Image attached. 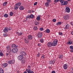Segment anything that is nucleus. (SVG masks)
Segmentation results:
<instances>
[{"instance_id":"obj_1","label":"nucleus","mask_w":73,"mask_h":73,"mask_svg":"<svg viewBox=\"0 0 73 73\" xmlns=\"http://www.w3.org/2000/svg\"><path fill=\"white\" fill-rule=\"evenodd\" d=\"M58 40L57 39H55L52 43L51 42H48L47 43V46L48 47H50L51 46H56L57 44Z\"/></svg>"},{"instance_id":"obj_2","label":"nucleus","mask_w":73,"mask_h":73,"mask_svg":"<svg viewBox=\"0 0 73 73\" xmlns=\"http://www.w3.org/2000/svg\"><path fill=\"white\" fill-rule=\"evenodd\" d=\"M60 3L61 4H62L63 5H66L68 4V2L67 1H65L64 0H61L60 1Z\"/></svg>"},{"instance_id":"obj_3","label":"nucleus","mask_w":73,"mask_h":73,"mask_svg":"<svg viewBox=\"0 0 73 73\" xmlns=\"http://www.w3.org/2000/svg\"><path fill=\"white\" fill-rule=\"evenodd\" d=\"M18 48H15L13 49L12 50V51L13 53H16L17 52H18Z\"/></svg>"},{"instance_id":"obj_4","label":"nucleus","mask_w":73,"mask_h":73,"mask_svg":"<svg viewBox=\"0 0 73 73\" xmlns=\"http://www.w3.org/2000/svg\"><path fill=\"white\" fill-rule=\"evenodd\" d=\"M18 58L19 61H21V60H23V55L21 54V55L18 57Z\"/></svg>"},{"instance_id":"obj_5","label":"nucleus","mask_w":73,"mask_h":73,"mask_svg":"<svg viewBox=\"0 0 73 73\" xmlns=\"http://www.w3.org/2000/svg\"><path fill=\"white\" fill-rule=\"evenodd\" d=\"M66 12L69 13L70 12V8L69 7H67L65 9Z\"/></svg>"},{"instance_id":"obj_6","label":"nucleus","mask_w":73,"mask_h":73,"mask_svg":"<svg viewBox=\"0 0 73 73\" xmlns=\"http://www.w3.org/2000/svg\"><path fill=\"white\" fill-rule=\"evenodd\" d=\"M26 70L27 72V73H32V72H33V71L30 69H26Z\"/></svg>"},{"instance_id":"obj_7","label":"nucleus","mask_w":73,"mask_h":73,"mask_svg":"<svg viewBox=\"0 0 73 73\" xmlns=\"http://www.w3.org/2000/svg\"><path fill=\"white\" fill-rule=\"evenodd\" d=\"M14 62L15 60H14L9 61L8 62V64H13V63H14Z\"/></svg>"},{"instance_id":"obj_8","label":"nucleus","mask_w":73,"mask_h":73,"mask_svg":"<svg viewBox=\"0 0 73 73\" xmlns=\"http://www.w3.org/2000/svg\"><path fill=\"white\" fill-rule=\"evenodd\" d=\"M64 20H68V19H69V16L68 15H65L64 17Z\"/></svg>"},{"instance_id":"obj_9","label":"nucleus","mask_w":73,"mask_h":73,"mask_svg":"<svg viewBox=\"0 0 73 73\" xmlns=\"http://www.w3.org/2000/svg\"><path fill=\"white\" fill-rule=\"evenodd\" d=\"M8 28L7 27H6L5 28V29L3 30V31L5 32V33H7L8 32Z\"/></svg>"},{"instance_id":"obj_10","label":"nucleus","mask_w":73,"mask_h":73,"mask_svg":"<svg viewBox=\"0 0 73 73\" xmlns=\"http://www.w3.org/2000/svg\"><path fill=\"white\" fill-rule=\"evenodd\" d=\"M38 37L39 38H42V34L40 32H39L38 33Z\"/></svg>"},{"instance_id":"obj_11","label":"nucleus","mask_w":73,"mask_h":73,"mask_svg":"<svg viewBox=\"0 0 73 73\" xmlns=\"http://www.w3.org/2000/svg\"><path fill=\"white\" fill-rule=\"evenodd\" d=\"M8 66V64L7 63L3 64H2V66L3 68H5V67H7Z\"/></svg>"},{"instance_id":"obj_12","label":"nucleus","mask_w":73,"mask_h":73,"mask_svg":"<svg viewBox=\"0 0 73 73\" xmlns=\"http://www.w3.org/2000/svg\"><path fill=\"white\" fill-rule=\"evenodd\" d=\"M54 63H55V60H52L50 62V64H54Z\"/></svg>"},{"instance_id":"obj_13","label":"nucleus","mask_w":73,"mask_h":73,"mask_svg":"<svg viewBox=\"0 0 73 73\" xmlns=\"http://www.w3.org/2000/svg\"><path fill=\"white\" fill-rule=\"evenodd\" d=\"M63 68L64 69H66L68 68V66L66 64H65L63 66Z\"/></svg>"},{"instance_id":"obj_14","label":"nucleus","mask_w":73,"mask_h":73,"mask_svg":"<svg viewBox=\"0 0 73 73\" xmlns=\"http://www.w3.org/2000/svg\"><path fill=\"white\" fill-rule=\"evenodd\" d=\"M11 47H13V48H17L18 46L17 45H16L15 44H12L11 45Z\"/></svg>"},{"instance_id":"obj_15","label":"nucleus","mask_w":73,"mask_h":73,"mask_svg":"<svg viewBox=\"0 0 73 73\" xmlns=\"http://www.w3.org/2000/svg\"><path fill=\"white\" fill-rule=\"evenodd\" d=\"M21 5V3L20 2H19L18 3H17L15 5V6H17L18 7H19V6H20Z\"/></svg>"},{"instance_id":"obj_16","label":"nucleus","mask_w":73,"mask_h":73,"mask_svg":"<svg viewBox=\"0 0 73 73\" xmlns=\"http://www.w3.org/2000/svg\"><path fill=\"white\" fill-rule=\"evenodd\" d=\"M21 55H22L23 56H25L26 55V53L23 51V52L21 53Z\"/></svg>"},{"instance_id":"obj_17","label":"nucleus","mask_w":73,"mask_h":73,"mask_svg":"<svg viewBox=\"0 0 73 73\" xmlns=\"http://www.w3.org/2000/svg\"><path fill=\"white\" fill-rule=\"evenodd\" d=\"M25 42L26 44H28L29 43V40L28 39H25Z\"/></svg>"},{"instance_id":"obj_18","label":"nucleus","mask_w":73,"mask_h":73,"mask_svg":"<svg viewBox=\"0 0 73 73\" xmlns=\"http://www.w3.org/2000/svg\"><path fill=\"white\" fill-rule=\"evenodd\" d=\"M28 38L29 40H32V36L31 35H29L28 36Z\"/></svg>"},{"instance_id":"obj_19","label":"nucleus","mask_w":73,"mask_h":73,"mask_svg":"<svg viewBox=\"0 0 73 73\" xmlns=\"http://www.w3.org/2000/svg\"><path fill=\"white\" fill-rule=\"evenodd\" d=\"M49 4H50V3L48 2H46L45 3V5L46 7H48L49 5Z\"/></svg>"},{"instance_id":"obj_20","label":"nucleus","mask_w":73,"mask_h":73,"mask_svg":"<svg viewBox=\"0 0 73 73\" xmlns=\"http://www.w3.org/2000/svg\"><path fill=\"white\" fill-rule=\"evenodd\" d=\"M62 57H63V56L62 55H59L58 56V58L60 59H61V58H62Z\"/></svg>"},{"instance_id":"obj_21","label":"nucleus","mask_w":73,"mask_h":73,"mask_svg":"<svg viewBox=\"0 0 73 73\" xmlns=\"http://www.w3.org/2000/svg\"><path fill=\"white\" fill-rule=\"evenodd\" d=\"M0 73H4V70L1 68H0Z\"/></svg>"},{"instance_id":"obj_22","label":"nucleus","mask_w":73,"mask_h":73,"mask_svg":"<svg viewBox=\"0 0 73 73\" xmlns=\"http://www.w3.org/2000/svg\"><path fill=\"white\" fill-rule=\"evenodd\" d=\"M17 33L19 36H21L23 34V33H21V32H18Z\"/></svg>"},{"instance_id":"obj_23","label":"nucleus","mask_w":73,"mask_h":73,"mask_svg":"<svg viewBox=\"0 0 73 73\" xmlns=\"http://www.w3.org/2000/svg\"><path fill=\"white\" fill-rule=\"evenodd\" d=\"M24 7H23V6H20V7L19 8V9H20V10H23V9H24Z\"/></svg>"},{"instance_id":"obj_24","label":"nucleus","mask_w":73,"mask_h":73,"mask_svg":"<svg viewBox=\"0 0 73 73\" xmlns=\"http://www.w3.org/2000/svg\"><path fill=\"white\" fill-rule=\"evenodd\" d=\"M21 62L22 64H24L25 62V59H22V60Z\"/></svg>"},{"instance_id":"obj_25","label":"nucleus","mask_w":73,"mask_h":73,"mask_svg":"<svg viewBox=\"0 0 73 73\" xmlns=\"http://www.w3.org/2000/svg\"><path fill=\"white\" fill-rule=\"evenodd\" d=\"M39 24V23L38 22H37V21H36L35 22V25H38Z\"/></svg>"},{"instance_id":"obj_26","label":"nucleus","mask_w":73,"mask_h":73,"mask_svg":"<svg viewBox=\"0 0 73 73\" xmlns=\"http://www.w3.org/2000/svg\"><path fill=\"white\" fill-rule=\"evenodd\" d=\"M61 0H54V2L55 3H56L57 2H58L59 1L61 3Z\"/></svg>"},{"instance_id":"obj_27","label":"nucleus","mask_w":73,"mask_h":73,"mask_svg":"<svg viewBox=\"0 0 73 73\" xmlns=\"http://www.w3.org/2000/svg\"><path fill=\"white\" fill-rule=\"evenodd\" d=\"M61 24H62V22H59L58 23H57L56 25H61Z\"/></svg>"},{"instance_id":"obj_28","label":"nucleus","mask_w":73,"mask_h":73,"mask_svg":"<svg viewBox=\"0 0 73 73\" xmlns=\"http://www.w3.org/2000/svg\"><path fill=\"white\" fill-rule=\"evenodd\" d=\"M46 32L47 33H49L50 32V30H49V29H46Z\"/></svg>"},{"instance_id":"obj_29","label":"nucleus","mask_w":73,"mask_h":73,"mask_svg":"<svg viewBox=\"0 0 73 73\" xmlns=\"http://www.w3.org/2000/svg\"><path fill=\"white\" fill-rule=\"evenodd\" d=\"M69 26L68 25H66L65 29H69Z\"/></svg>"},{"instance_id":"obj_30","label":"nucleus","mask_w":73,"mask_h":73,"mask_svg":"<svg viewBox=\"0 0 73 73\" xmlns=\"http://www.w3.org/2000/svg\"><path fill=\"white\" fill-rule=\"evenodd\" d=\"M4 17H5L7 18L8 17V15L7 14H5L4 15Z\"/></svg>"},{"instance_id":"obj_31","label":"nucleus","mask_w":73,"mask_h":73,"mask_svg":"<svg viewBox=\"0 0 73 73\" xmlns=\"http://www.w3.org/2000/svg\"><path fill=\"white\" fill-rule=\"evenodd\" d=\"M36 19L37 20H38V21H39V20H40L41 18L40 17H38L36 18Z\"/></svg>"},{"instance_id":"obj_32","label":"nucleus","mask_w":73,"mask_h":73,"mask_svg":"<svg viewBox=\"0 0 73 73\" xmlns=\"http://www.w3.org/2000/svg\"><path fill=\"white\" fill-rule=\"evenodd\" d=\"M4 56V54L2 52H0V56Z\"/></svg>"},{"instance_id":"obj_33","label":"nucleus","mask_w":73,"mask_h":73,"mask_svg":"<svg viewBox=\"0 0 73 73\" xmlns=\"http://www.w3.org/2000/svg\"><path fill=\"white\" fill-rule=\"evenodd\" d=\"M15 7L14 9L15 10H17L18 8H19V7L17 6H15Z\"/></svg>"},{"instance_id":"obj_34","label":"nucleus","mask_w":73,"mask_h":73,"mask_svg":"<svg viewBox=\"0 0 73 73\" xmlns=\"http://www.w3.org/2000/svg\"><path fill=\"white\" fill-rule=\"evenodd\" d=\"M30 17L31 18V19H33V18H34V15H30Z\"/></svg>"},{"instance_id":"obj_35","label":"nucleus","mask_w":73,"mask_h":73,"mask_svg":"<svg viewBox=\"0 0 73 73\" xmlns=\"http://www.w3.org/2000/svg\"><path fill=\"white\" fill-rule=\"evenodd\" d=\"M7 50L8 52L9 53H11V52H12V51H11V49H9V50Z\"/></svg>"},{"instance_id":"obj_36","label":"nucleus","mask_w":73,"mask_h":73,"mask_svg":"<svg viewBox=\"0 0 73 73\" xmlns=\"http://www.w3.org/2000/svg\"><path fill=\"white\" fill-rule=\"evenodd\" d=\"M40 42H41L42 43H43L44 42V40L43 39H41L40 40Z\"/></svg>"},{"instance_id":"obj_37","label":"nucleus","mask_w":73,"mask_h":73,"mask_svg":"<svg viewBox=\"0 0 73 73\" xmlns=\"http://www.w3.org/2000/svg\"><path fill=\"white\" fill-rule=\"evenodd\" d=\"M7 2H5L3 3V6H6L7 5Z\"/></svg>"},{"instance_id":"obj_38","label":"nucleus","mask_w":73,"mask_h":73,"mask_svg":"<svg viewBox=\"0 0 73 73\" xmlns=\"http://www.w3.org/2000/svg\"><path fill=\"white\" fill-rule=\"evenodd\" d=\"M7 50H8L9 49H11V48H10V46H8L7 47Z\"/></svg>"},{"instance_id":"obj_39","label":"nucleus","mask_w":73,"mask_h":73,"mask_svg":"<svg viewBox=\"0 0 73 73\" xmlns=\"http://www.w3.org/2000/svg\"><path fill=\"white\" fill-rule=\"evenodd\" d=\"M26 19H30V15L27 16L26 17Z\"/></svg>"},{"instance_id":"obj_40","label":"nucleus","mask_w":73,"mask_h":73,"mask_svg":"<svg viewBox=\"0 0 73 73\" xmlns=\"http://www.w3.org/2000/svg\"><path fill=\"white\" fill-rule=\"evenodd\" d=\"M10 16H12L13 15V12H10Z\"/></svg>"},{"instance_id":"obj_41","label":"nucleus","mask_w":73,"mask_h":73,"mask_svg":"<svg viewBox=\"0 0 73 73\" xmlns=\"http://www.w3.org/2000/svg\"><path fill=\"white\" fill-rule=\"evenodd\" d=\"M69 44L70 45V44H72V42L71 41H69L68 42Z\"/></svg>"},{"instance_id":"obj_42","label":"nucleus","mask_w":73,"mask_h":73,"mask_svg":"<svg viewBox=\"0 0 73 73\" xmlns=\"http://www.w3.org/2000/svg\"><path fill=\"white\" fill-rule=\"evenodd\" d=\"M40 56V54L38 53V54H37V55L36 56L37 57H39Z\"/></svg>"},{"instance_id":"obj_43","label":"nucleus","mask_w":73,"mask_h":73,"mask_svg":"<svg viewBox=\"0 0 73 73\" xmlns=\"http://www.w3.org/2000/svg\"><path fill=\"white\" fill-rule=\"evenodd\" d=\"M70 48L71 49H73V46H70Z\"/></svg>"},{"instance_id":"obj_44","label":"nucleus","mask_w":73,"mask_h":73,"mask_svg":"<svg viewBox=\"0 0 73 73\" xmlns=\"http://www.w3.org/2000/svg\"><path fill=\"white\" fill-rule=\"evenodd\" d=\"M36 4H37V2H35L34 5L35 6V5H36Z\"/></svg>"},{"instance_id":"obj_45","label":"nucleus","mask_w":73,"mask_h":73,"mask_svg":"<svg viewBox=\"0 0 73 73\" xmlns=\"http://www.w3.org/2000/svg\"><path fill=\"white\" fill-rule=\"evenodd\" d=\"M52 21L53 22H56V19H53Z\"/></svg>"},{"instance_id":"obj_46","label":"nucleus","mask_w":73,"mask_h":73,"mask_svg":"<svg viewBox=\"0 0 73 73\" xmlns=\"http://www.w3.org/2000/svg\"><path fill=\"white\" fill-rule=\"evenodd\" d=\"M59 35H62V33L59 32Z\"/></svg>"},{"instance_id":"obj_47","label":"nucleus","mask_w":73,"mask_h":73,"mask_svg":"<svg viewBox=\"0 0 73 73\" xmlns=\"http://www.w3.org/2000/svg\"><path fill=\"white\" fill-rule=\"evenodd\" d=\"M41 58H44V55H42V56Z\"/></svg>"},{"instance_id":"obj_48","label":"nucleus","mask_w":73,"mask_h":73,"mask_svg":"<svg viewBox=\"0 0 73 73\" xmlns=\"http://www.w3.org/2000/svg\"><path fill=\"white\" fill-rule=\"evenodd\" d=\"M27 68H28L29 69H31V66H30V65Z\"/></svg>"},{"instance_id":"obj_49","label":"nucleus","mask_w":73,"mask_h":73,"mask_svg":"<svg viewBox=\"0 0 73 73\" xmlns=\"http://www.w3.org/2000/svg\"><path fill=\"white\" fill-rule=\"evenodd\" d=\"M40 31H43L44 29L43 28H40Z\"/></svg>"},{"instance_id":"obj_50","label":"nucleus","mask_w":73,"mask_h":73,"mask_svg":"<svg viewBox=\"0 0 73 73\" xmlns=\"http://www.w3.org/2000/svg\"><path fill=\"white\" fill-rule=\"evenodd\" d=\"M47 3H50V0H47Z\"/></svg>"},{"instance_id":"obj_51","label":"nucleus","mask_w":73,"mask_h":73,"mask_svg":"<svg viewBox=\"0 0 73 73\" xmlns=\"http://www.w3.org/2000/svg\"><path fill=\"white\" fill-rule=\"evenodd\" d=\"M8 29L9 30V31H11V30H12L11 28H8Z\"/></svg>"},{"instance_id":"obj_52","label":"nucleus","mask_w":73,"mask_h":73,"mask_svg":"<svg viewBox=\"0 0 73 73\" xmlns=\"http://www.w3.org/2000/svg\"><path fill=\"white\" fill-rule=\"evenodd\" d=\"M4 36L6 37V36H7V34L5 33L4 34Z\"/></svg>"},{"instance_id":"obj_53","label":"nucleus","mask_w":73,"mask_h":73,"mask_svg":"<svg viewBox=\"0 0 73 73\" xmlns=\"http://www.w3.org/2000/svg\"><path fill=\"white\" fill-rule=\"evenodd\" d=\"M52 73H56V72L54 71H52Z\"/></svg>"},{"instance_id":"obj_54","label":"nucleus","mask_w":73,"mask_h":73,"mask_svg":"<svg viewBox=\"0 0 73 73\" xmlns=\"http://www.w3.org/2000/svg\"><path fill=\"white\" fill-rule=\"evenodd\" d=\"M33 29L35 31H36V27H34L33 28Z\"/></svg>"},{"instance_id":"obj_55","label":"nucleus","mask_w":73,"mask_h":73,"mask_svg":"<svg viewBox=\"0 0 73 73\" xmlns=\"http://www.w3.org/2000/svg\"><path fill=\"white\" fill-rule=\"evenodd\" d=\"M38 46H41V44H40L38 43Z\"/></svg>"},{"instance_id":"obj_56","label":"nucleus","mask_w":73,"mask_h":73,"mask_svg":"<svg viewBox=\"0 0 73 73\" xmlns=\"http://www.w3.org/2000/svg\"><path fill=\"white\" fill-rule=\"evenodd\" d=\"M6 56H8V55H9V54L8 53H7L6 54Z\"/></svg>"},{"instance_id":"obj_57","label":"nucleus","mask_w":73,"mask_h":73,"mask_svg":"<svg viewBox=\"0 0 73 73\" xmlns=\"http://www.w3.org/2000/svg\"><path fill=\"white\" fill-rule=\"evenodd\" d=\"M70 52H73V50H71Z\"/></svg>"},{"instance_id":"obj_58","label":"nucleus","mask_w":73,"mask_h":73,"mask_svg":"<svg viewBox=\"0 0 73 73\" xmlns=\"http://www.w3.org/2000/svg\"><path fill=\"white\" fill-rule=\"evenodd\" d=\"M71 34L72 35H73V31H72V32H71Z\"/></svg>"},{"instance_id":"obj_59","label":"nucleus","mask_w":73,"mask_h":73,"mask_svg":"<svg viewBox=\"0 0 73 73\" xmlns=\"http://www.w3.org/2000/svg\"><path fill=\"white\" fill-rule=\"evenodd\" d=\"M23 73H27V72L26 71H25Z\"/></svg>"},{"instance_id":"obj_60","label":"nucleus","mask_w":73,"mask_h":73,"mask_svg":"<svg viewBox=\"0 0 73 73\" xmlns=\"http://www.w3.org/2000/svg\"><path fill=\"white\" fill-rule=\"evenodd\" d=\"M71 25H72V24H73V23H71Z\"/></svg>"},{"instance_id":"obj_61","label":"nucleus","mask_w":73,"mask_h":73,"mask_svg":"<svg viewBox=\"0 0 73 73\" xmlns=\"http://www.w3.org/2000/svg\"><path fill=\"white\" fill-rule=\"evenodd\" d=\"M35 27V28H36V29H37V27Z\"/></svg>"},{"instance_id":"obj_62","label":"nucleus","mask_w":73,"mask_h":73,"mask_svg":"<svg viewBox=\"0 0 73 73\" xmlns=\"http://www.w3.org/2000/svg\"><path fill=\"white\" fill-rule=\"evenodd\" d=\"M32 12L33 13V12H35V11H32Z\"/></svg>"},{"instance_id":"obj_63","label":"nucleus","mask_w":73,"mask_h":73,"mask_svg":"<svg viewBox=\"0 0 73 73\" xmlns=\"http://www.w3.org/2000/svg\"><path fill=\"white\" fill-rule=\"evenodd\" d=\"M68 1H70V0H67Z\"/></svg>"},{"instance_id":"obj_64","label":"nucleus","mask_w":73,"mask_h":73,"mask_svg":"<svg viewBox=\"0 0 73 73\" xmlns=\"http://www.w3.org/2000/svg\"><path fill=\"white\" fill-rule=\"evenodd\" d=\"M38 29V28H37L36 29V30H37Z\"/></svg>"}]
</instances>
